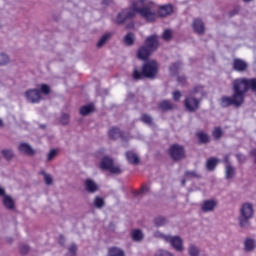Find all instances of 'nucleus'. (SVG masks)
<instances>
[{
  "mask_svg": "<svg viewBox=\"0 0 256 256\" xmlns=\"http://www.w3.org/2000/svg\"><path fill=\"white\" fill-rule=\"evenodd\" d=\"M169 155L174 161H179L185 157V149L183 146L174 144L169 149Z\"/></svg>",
  "mask_w": 256,
  "mask_h": 256,
  "instance_id": "nucleus-7",
  "label": "nucleus"
},
{
  "mask_svg": "<svg viewBox=\"0 0 256 256\" xmlns=\"http://www.w3.org/2000/svg\"><path fill=\"white\" fill-rule=\"evenodd\" d=\"M171 36H172L171 30H165L162 35L164 41H169V39H171Z\"/></svg>",
  "mask_w": 256,
  "mask_h": 256,
  "instance_id": "nucleus-42",
  "label": "nucleus"
},
{
  "mask_svg": "<svg viewBox=\"0 0 256 256\" xmlns=\"http://www.w3.org/2000/svg\"><path fill=\"white\" fill-rule=\"evenodd\" d=\"M111 39V33L104 34L97 42V47L101 48L105 43H107Z\"/></svg>",
  "mask_w": 256,
  "mask_h": 256,
  "instance_id": "nucleus-24",
  "label": "nucleus"
},
{
  "mask_svg": "<svg viewBox=\"0 0 256 256\" xmlns=\"http://www.w3.org/2000/svg\"><path fill=\"white\" fill-rule=\"evenodd\" d=\"M51 88L46 84H41L39 89H30L25 92L26 101L28 103H39L43 99V95H49Z\"/></svg>",
  "mask_w": 256,
  "mask_h": 256,
  "instance_id": "nucleus-5",
  "label": "nucleus"
},
{
  "mask_svg": "<svg viewBox=\"0 0 256 256\" xmlns=\"http://www.w3.org/2000/svg\"><path fill=\"white\" fill-rule=\"evenodd\" d=\"M75 251H77V246L75 244H72L69 248V255H75Z\"/></svg>",
  "mask_w": 256,
  "mask_h": 256,
  "instance_id": "nucleus-47",
  "label": "nucleus"
},
{
  "mask_svg": "<svg viewBox=\"0 0 256 256\" xmlns=\"http://www.w3.org/2000/svg\"><path fill=\"white\" fill-rule=\"evenodd\" d=\"M40 174L43 175L46 185L53 184V177L50 174H47L45 171H41Z\"/></svg>",
  "mask_w": 256,
  "mask_h": 256,
  "instance_id": "nucleus-31",
  "label": "nucleus"
},
{
  "mask_svg": "<svg viewBox=\"0 0 256 256\" xmlns=\"http://www.w3.org/2000/svg\"><path fill=\"white\" fill-rule=\"evenodd\" d=\"M185 107L188 111H196L199 108V100L193 97L186 98Z\"/></svg>",
  "mask_w": 256,
  "mask_h": 256,
  "instance_id": "nucleus-11",
  "label": "nucleus"
},
{
  "mask_svg": "<svg viewBox=\"0 0 256 256\" xmlns=\"http://www.w3.org/2000/svg\"><path fill=\"white\" fill-rule=\"evenodd\" d=\"M255 247H256L255 239L248 237L244 240V251H246L247 253H251V251H255Z\"/></svg>",
  "mask_w": 256,
  "mask_h": 256,
  "instance_id": "nucleus-14",
  "label": "nucleus"
},
{
  "mask_svg": "<svg viewBox=\"0 0 256 256\" xmlns=\"http://www.w3.org/2000/svg\"><path fill=\"white\" fill-rule=\"evenodd\" d=\"M157 5L146 2V0H136L132 2L131 8L120 12L116 18L117 23H125L128 19H133L135 15H140L145 21L151 22L157 19Z\"/></svg>",
  "mask_w": 256,
  "mask_h": 256,
  "instance_id": "nucleus-1",
  "label": "nucleus"
},
{
  "mask_svg": "<svg viewBox=\"0 0 256 256\" xmlns=\"http://www.w3.org/2000/svg\"><path fill=\"white\" fill-rule=\"evenodd\" d=\"M166 243H169L171 245V247H173V249H175V251H178L179 253L184 251V247H183V239H181V237L179 236H168V240H166Z\"/></svg>",
  "mask_w": 256,
  "mask_h": 256,
  "instance_id": "nucleus-8",
  "label": "nucleus"
},
{
  "mask_svg": "<svg viewBox=\"0 0 256 256\" xmlns=\"http://www.w3.org/2000/svg\"><path fill=\"white\" fill-rule=\"evenodd\" d=\"M103 3L105 4V3H107V2L104 0Z\"/></svg>",
  "mask_w": 256,
  "mask_h": 256,
  "instance_id": "nucleus-53",
  "label": "nucleus"
},
{
  "mask_svg": "<svg viewBox=\"0 0 256 256\" xmlns=\"http://www.w3.org/2000/svg\"><path fill=\"white\" fill-rule=\"evenodd\" d=\"M61 123L62 125H67V123H69V114H63L61 116Z\"/></svg>",
  "mask_w": 256,
  "mask_h": 256,
  "instance_id": "nucleus-44",
  "label": "nucleus"
},
{
  "mask_svg": "<svg viewBox=\"0 0 256 256\" xmlns=\"http://www.w3.org/2000/svg\"><path fill=\"white\" fill-rule=\"evenodd\" d=\"M2 155L5 159H11L13 157V151L9 149L2 150Z\"/></svg>",
  "mask_w": 256,
  "mask_h": 256,
  "instance_id": "nucleus-40",
  "label": "nucleus"
},
{
  "mask_svg": "<svg viewBox=\"0 0 256 256\" xmlns=\"http://www.w3.org/2000/svg\"><path fill=\"white\" fill-rule=\"evenodd\" d=\"M147 191H149V187L148 186H143L141 189V193H147Z\"/></svg>",
  "mask_w": 256,
  "mask_h": 256,
  "instance_id": "nucleus-49",
  "label": "nucleus"
},
{
  "mask_svg": "<svg viewBox=\"0 0 256 256\" xmlns=\"http://www.w3.org/2000/svg\"><path fill=\"white\" fill-rule=\"evenodd\" d=\"M159 107L162 111H169V109H173V104L169 100H163L160 102Z\"/></svg>",
  "mask_w": 256,
  "mask_h": 256,
  "instance_id": "nucleus-25",
  "label": "nucleus"
},
{
  "mask_svg": "<svg viewBox=\"0 0 256 256\" xmlns=\"http://www.w3.org/2000/svg\"><path fill=\"white\" fill-rule=\"evenodd\" d=\"M124 43L125 45H133V43H135V35L133 33H128L124 37Z\"/></svg>",
  "mask_w": 256,
  "mask_h": 256,
  "instance_id": "nucleus-27",
  "label": "nucleus"
},
{
  "mask_svg": "<svg viewBox=\"0 0 256 256\" xmlns=\"http://www.w3.org/2000/svg\"><path fill=\"white\" fill-rule=\"evenodd\" d=\"M142 123H145L146 125H152L153 124V118L147 114H143L141 117Z\"/></svg>",
  "mask_w": 256,
  "mask_h": 256,
  "instance_id": "nucleus-34",
  "label": "nucleus"
},
{
  "mask_svg": "<svg viewBox=\"0 0 256 256\" xmlns=\"http://www.w3.org/2000/svg\"><path fill=\"white\" fill-rule=\"evenodd\" d=\"M85 189H86V191H88V193H95V191H97V189H99V186L92 179H86L85 180Z\"/></svg>",
  "mask_w": 256,
  "mask_h": 256,
  "instance_id": "nucleus-16",
  "label": "nucleus"
},
{
  "mask_svg": "<svg viewBox=\"0 0 256 256\" xmlns=\"http://www.w3.org/2000/svg\"><path fill=\"white\" fill-rule=\"evenodd\" d=\"M20 153H24V155H35V150L28 143H21L18 147Z\"/></svg>",
  "mask_w": 256,
  "mask_h": 256,
  "instance_id": "nucleus-15",
  "label": "nucleus"
},
{
  "mask_svg": "<svg viewBox=\"0 0 256 256\" xmlns=\"http://www.w3.org/2000/svg\"><path fill=\"white\" fill-rule=\"evenodd\" d=\"M109 137L110 139H119V137H123V135L121 134V130H119V128L112 127L109 130Z\"/></svg>",
  "mask_w": 256,
  "mask_h": 256,
  "instance_id": "nucleus-21",
  "label": "nucleus"
},
{
  "mask_svg": "<svg viewBox=\"0 0 256 256\" xmlns=\"http://www.w3.org/2000/svg\"><path fill=\"white\" fill-rule=\"evenodd\" d=\"M170 75H177L179 73V69H181V64L179 62L174 63L170 66Z\"/></svg>",
  "mask_w": 256,
  "mask_h": 256,
  "instance_id": "nucleus-28",
  "label": "nucleus"
},
{
  "mask_svg": "<svg viewBox=\"0 0 256 256\" xmlns=\"http://www.w3.org/2000/svg\"><path fill=\"white\" fill-rule=\"evenodd\" d=\"M178 82L185 83V76L178 77Z\"/></svg>",
  "mask_w": 256,
  "mask_h": 256,
  "instance_id": "nucleus-51",
  "label": "nucleus"
},
{
  "mask_svg": "<svg viewBox=\"0 0 256 256\" xmlns=\"http://www.w3.org/2000/svg\"><path fill=\"white\" fill-rule=\"evenodd\" d=\"M233 68L235 69V71H245L247 69V62L241 59H234Z\"/></svg>",
  "mask_w": 256,
  "mask_h": 256,
  "instance_id": "nucleus-18",
  "label": "nucleus"
},
{
  "mask_svg": "<svg viewBox=\"0 0 256 256\" xmlns=\"http://www.w3.org/2000/svg\"><path fill=\"white\" fill-rule=\"evenodd\" d=\"M105 205V200L103 198L96 196L94 199V207H97L98 209H101Z\"/></svg>",
  "mask_w": 256,
  "mask_h": 256,
  "instance_id": "nucleus-32",
  "label": "nucleus"
},
{
  "mask_svg": "<svg viewBox=\"0 0 256 256\" xmlns=\"http://www.w3.org/2000/svg\"><path fill=\"white\" fill-rule=\"evenodd\" d=\"M199 174L196 171H187L185 173V178L182 180V185H185V181L189 179H197Z\"/></svg>",
  "mask_w": 256,
  "mask_h": 256,
  "instance_id": "nucleus-23",
  "label": "nucleus"
},
{
  "mask_svg": "<svg viewBox=\"0 0 256 256\" xmlns=\"http://www.w3.org/2000/svg\"><path fill=\"white\" fill-rule=\"evenodd\" d=\"M100 168L109 171L110 173H113L114 175H119V173H122V170L119 166H115L113 163V160L109 157H104L100 163Z\"/></svg>",
  "mask_w": 256,
  "mask_h": 256,
  "instance_id": "nucleus-6",
  "label": "nucleus"
},
{
  "mask_svg": "<svg viewBox=\"0 0 256 256\" xmlns=\"http://www.w3.org/2000/svg\"><path fill=\"white\" fill-rule=\"evenodd\" d=\"M223 163H225V178L229 181L235 177V167L229 164V156L224 157Z\"/></svg>",
  "mask_w": 256,
  "mask_h": 256,
  "instance_id": "nucleus-9",
  "label": "nucleus"
},
{
  "mask_svg": "<svg viewBox=\"0 0 256 256\" xmlns=\"http://www.w3.org/2000/svg\"><path fill=\"white\" fill-rule=\"evenodd\" d=\"M11 62V60L9 59V55L5 54V53H0V65H9V63Z\"/></svg>",
  "mask_w": 256,
  "mask_h": 256,
  "instance_id": "nucleus-29",
  "label": "nucleus"
},
{
  "mask_svg": "<svg viewBox=\"0 0 256 256\" xmlns=\"http://www.w3.org/2000/svg\"><path fill=\"white\" fill-rule=\"evenodd\" d=\"M215 207H217L216 200H206L202 203L201 209L204 213H211V211H215Z\"/></svg>",
  "mask_w": 256,
  "mask_h": 256,
  "instance_id": "nucleus-10",
  "label": "nucleus"
},
{
  "mask_svg": "<svg viewBox=\"0 0 256 256\" xmlns=\"http://www.w3.org/2000/svg\"><path fill=\"white\" fill-rule=\"evenodd\" d=\"M155 256H173V254L167 250L160 249L155 253Z\"/></svg>",
  "mask_w": 256,
  "mask_h": 256,
  "instance_id": "nucleus-39",
  "label": "nucleus"
},
{
  "mask_svg": "<svg viewBox=\"0 0 256 256\" xmlns=\"http://www.w3.org/2000/svg\"><path fill=\"white\" fill-rule=\"evenodd\" d=\"M173 99H174V101H179V99H181V92H179V91L174 92Z\"/></svg>",
  "mask_w": 256,
  "mask_h": 256,
  "instance_id": "nucleus-48",
  "label": "nucleus"
},
{
  "mask_svg": "<svg viewBox=\"0 0 256 256\" xmlns=\"http://www.w3.org/2000/svg\"><path fill=\"white\" fill-rule=\"evenodd\" d=\"M108 256H125V252L120 248H110L108 252Z\"/></svg>",
  "mask_w": 256,
  "mask_h": 256,
  "instance_id": "nucleus-26",
  "label": "nucleus"
},
{
  "mask_svg": "<svg viewBox=\"0 0 256 256\" xmlns=\"http://www.w3.org/2000/svg\"><path fill=\"white\" fill-rule=\"evenodd\" d=\"M154 237H156L157 239H161L165 243H167V240L169 239V235L163 234L159 231L154 232Z\"/></svg>",
  "mask_w": 256,
  "mask_h": 256,
  "instance_id": "nucleus-33",
  "label": "nucleus"
},
{
  "mask_svg": "<svg viewBox=\"0 0 256 256\" xmlns=\"http://www.w3.org/2000/svg\"><path fill=\"white\" fill-rule=\"evenodd\" d=\"M3 125V121L0 119V127Z\"/></svg>",
  "mask_w": 256,
  "mask_h": 256,
  "instance_id": "nucleus-52",
  "label": "nucleus"
},
{
  "mask_svg": "<svg viewBox=\"0 0 256 256\" xmlns=\"http://www.w3.org/2000/svg\"><path fill=\"white\" fill-rule=\"evenodd\" d=\"M205 95V93H203V86H197L193 89L192 91V95Z\"/></svg>",
  "mask_w": 256,
  "mask_h": 256,
  "instance_id": "nucleus-41",
  "label": "nucleus"
},
{
  "mask_svg": "<svg viewBox=\"0 0 256 256\" xmlns=\"http://www.w3.org/2000/svg\"><path fill=\"white\" fill-rule=\"evenodd\" d=\"M197 137H198L200 143H207L209 141V136L206 133L199 132L197 134Z\"/></svg>",
  "mask_w": 256,
  "mask_h": 256,
  "instance_id": "nucleus-35",
  "label": "nucleus"
},
{
  "mask_svg": "<svg viewBox=\"0 0 256 256\" xmlns=\"http://www.w3.org/2000/svg\"><path fill=\"white\" fill-rule=\"evenodd\" d=\"M158 13L160 17H167V15H171L173 13V6L172 5H164L158 8Z\"/></svg>",
  "mask_w": 256,
  "mask_h": 256,
  "instance_id": "nucleus-17",
  "label": "nucleus"
},
{
  "mask_svg": "<svg viewBox=\"0 0 256 256\" xmlns=\"http://www.w3.org/2000/svg\"><path fill=\"white\" fill-rule=\"evenodd\" d=\"M166 221L165 218L163 217H158L154 220V224L156 225V227H163V225H165Z\"/></svg>",
  "mask_w": 256,
  "mask_h": 256,
  "instance_id": "nucleus-38",
  "label": "nucleus"
},
{
  "mask_svg": "<svg viewBox=\"0 0 256 256\" xmlns=\"http://www.w3.org/2000/svg\"><path fill=\"white\" fill-rule=\"evenodd\" d=\"M94 110H95V106H93V104H88L80 108V114L85 117L89 115V113H93Z\"/></svg>",
  "mask_w": 256,
  "mask_h": 256,
  "instance_id": "nucleus-20",
  "label": "nucleus"
},
{
  "mask_svg": "<svg viewBox=\"0 0 256 256\" xmlns=\"http://www.w3.org/2000/svg\"><path fill=\"white\" fill-rule=\"evenodd\" d=\"M221 135H223V132L221 131V128H216L214 131H213V137L215 139H219L221 137Z\"/></svg>",
  "mask_w": 256,
  "mask_h": 256,
  "instance_id": "nucleus-43",
  "label": "nucleus"
},
{
  "mask_svg": "<svg viewBox=\"0 0 256 256\" xmlns=\"http://www.w3.org/2000/svg\"><path fill=\"white\" fill-rule=\"evenodd\" d=\"M217 163H219V160L217 158H210L206 162V168L208 171H213L215 167H217Z\"/></svg>",
  "mask_w": 256,
  "mask_h": 256,
  "instance_id": "nucleus-22",
  "label": "nucleus"
},
{
  "mask_svg": "<svg viewBox=\"0 0 256 256\" xmlns=\"http://www.w3.org/2000/svg\"><path fill=\"white\" fill-rule=\"evenodd\" d=\"M21 253L25 255V253H29V246L27 244H24L20 247Z\"/></svg>",
  "mask_w": 256,
  "mask_h": 256,
  "instance_id": "nucleus-46",
  "label": "nucleus"
},
{
  "mask_svg": "<svg viewBox=\"0 0 256 256\" xmlns=\"http://www.w3.org/2000/svg\"><path fill=\"white\" fill-rule=\"evenodd\" d=\"M240 216L238 218L239 226L242 229H247L251 224L249 221L255 216V208L250 202L243 203L239 210Z\"/></svg>",
  "mask_w": 256,
  "mask_h": 256,
  "instance_id": "nucleus-4",
  "label": "nucleus"
},
{
  "mask_svg": "<svg viewBox=\"0 0 256 256\" xmlns=\"http://www.w3.org/2000/svg\"><path fill=\"white\" fill-rule=\"evenodd\" d=\"M7 191H5V188H3V186H0V198L4 199L5 197H7Z\"/></svg>",
  "mask_w": 256,
  "mask_h": 256,
  "instance_id": "nucleus-45",
  "label": "nucleus"
},
{
  "mask_svg": "<svg viewBox=\"0 0 256 256\" xmlns=\"http://www.w3.org/2000/svg\"><path fill=\"white\" fill-rule=\"evenodd\" d=\"M126 159L131 165L139 164V156L132 151L126 152Z\"/></svg>",
  "mask_w": 256,
  "mask_h": 256,
  "instance_id": "nucleus-19",
  "label": "nucleus"
},
{
  "mask_svg": "<svg viewBox=\"0 0 256 256\" xmlns=\"http://www.w3.org/2000/svg\"><path fill=\"white\" fill-rule=\"evenodd\" d=\"M189 255L190 256H199V248L195 245H190Z\"/></svg>",
  "mask_w": 256,
  "mask_h": 256,
  "instance_id": "nucleus-36",
  "label": "nucleus"
},
{
  "mask_svg": "<svg viewBox=\"0 0 256 256\" xmlns=\"http://www.w3.org/2000/svg\"><path fill=\"white\" fill-rule=\"evenodd\" d=\"M2 203L8 211H13V209H15V199L9 194L2 198Z\"/></svg>",
  "mask_w": 256,
  "mask_h": 256,
  "instance_id": "nucleus-12",
  "label": "nucleus"
},
{
  "mask_svg": "<svg viewBox=\"0 0 256 256\" xmlns=\"http://www.w3.org/2000/svg\"><path fill=\"white\" fill-rule=\"evenodd\" d=\"M159 47V38L157 35H152L146 38L145 46H142L138 49L137 57L141 61H147L149 59V55L155 51Z\"/></svg>",
  "mask_w": 256,
  "mask_h": 256,
  "instance_id": "nucleus-3",
  "label": "nucleus"
},
{
  "mask_svg": "<svg viewBox=\"0 0 256 256\" xmlns=\"http://www.w3.org/2000/svg\"><path fill=\"white\" fill-rule=\"evenodd\" d=\"M132 239L133 241H141L143 239V232L141 230L132 231Z\"/></svg>",
  "mask_w": 256,
  "mask_h": 256,
  "instance_id": "nucleus-30",
  "label": "nucleus"
},
{
  "mask_svg": "<svg viewBox=\"0 0 256 256\" xmlns=\"http://www.w3.org/2000/svg\"><path fill=\"white\" fill-rule=\"evenodd\" d=\"M193 29L195 33L201 35L202 33H205V24L201 19H195L193 22Z\"/></svg>",
  "mask_w": 256,
  "mask_h": 256,
  "instance_id": "nucleus-13",
  "label": "nucleus"
},
{
  "mask_svg": "<svg viewBox=\"0 0 256 256\" xmlns=\"http://www.w3.org/2000/svg\"><path fill=\"white\" fill-rule=\"evenodd\" d=\"M237 159L238 161H243V159H245V156H243L242 154H237Z\"/></svg>",
  "mask_w": 256,
  "mask_h": 256,
  "instance_id": "nucleus-50",
  "label": "nucleus"
},
{
  "mask_svg": "<svg viewBox=\"0 0 256 256\" xmlns=\"http://www.w3.org/2000/svg\"><path fill=\"white\" fill-rule=\"evenodd\" d=\"M159 73V64L155 60H150L146 62L142 67V72L137 70V68L133 71V79H143V77H147L148 79H153Z\"/></svg>",
  "mask_w": 256,
  "mask_h": 256,
  "instance_id": "nucleus-2",
  "label": "nucleus"
},
{
  "mask_svg": "<svg viewBox=\"0 0 256 256\" xmlns=\"http://www.w3.org/2000/svg\"><path fill=\"white\" fill-rule=\"evenodd\" d=\"M57 149H52L49 151V153L47 154V161H53V159H55L57 157Z\"/></svg>",
  "mask_w": 256,
  "mask_h": 256,
  "instance_id": "nucleus-37",
  "label": "nucleus"
}]
</instances>
